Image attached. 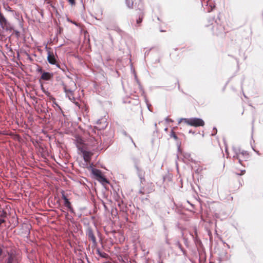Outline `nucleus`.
<instances>
[{
  "instance_id": "nucleus-1",
  "label": "nucleus",
  "mask_w": 263,
  "mask_h": 263,
  "mask_svg": "<svg viewBox=\"0 0 263 263\" xmlns=\"http://www.w3.org/2000/svg\"><path fill=\"white\" fill-rule=\"evenodd\" d=\"M182 121H184V122L188 125L195 127L203 126L205 124L204 121L201 118L197 117L180 118L178 120V124H180Z\"/></svg>"
},
{
  "instance_id": "nucleus-2",
  "label": "nucleus",
  "mask_w": 263,
  "mask_h": 263,
  "mask_svg": "<svg viewBox=\"0 0 263 263\" xmlns=\"http://www.w3.org/2000/svg\"><path fill=\"white\" fill-rule=\"evenodd\" d=\"M100 184H101L102 187V190H109L110 183L109 180L105 176L103 173L100 170ZM102 193L104 196L105 195V193L103 190L102 191Z\"/></svg>"
},
{
  "instance_id": "nucleus-3",
  "label": "nucleus",
  "mask_w": 263,
  "mask_h": 263,
  "mask_svg": "<svg viewBox=\"0 0 263 263\" xmlns=\"http://www.w3.org/2000/svg\"><path fill=\"white\" fill-rule=\"evenodd\" d=\"M113 47V40L112 38L110 35H108L106 39V42H103L102 44V48L105 51L106 53L111 52L112 50Z\"/></svg>"
},
{
  "instance_id": "nucleus-4",
  "label": "nucleus",
  "mask_w": 263,
  "mask_h": 263,
  "mask_svg": "<svg viewBox=\"0 0 263 263\" xmlns=\"http://www.w3.org/2000/svg\"><path fill=\"white\" fill-rule=\"evenodd\" d=\"M100 89H101L103 91L101 95H107V91H108L109 88V85L108 82L105 80L104 76L102 77H100Z\"/></svg>"
},
{
  "instance_id": "nucleus-5",
  "label": "nucleus",
  "mask_w": 263,
  "mask_h": 263,
  "mask_svg": "<svg viewBox=\"0 0 263 263\" xmlns=\"http://www.w3.org/2000/svg\"><path fill=\"white\" fill-rule=\"evenodd\" d=\"M47 51V61L48 62L52 65H56L58 67H59L58 65L57 64V61L55 58V55L52 52H50V49L48 48L46 46L45 47Z\"/></svg>"
},
{
  "instance_id": "nucleus-6",
  "label": "nucleus",
  "mask_w": 263,
  "mask_h": 263,
  "mask_svg": "<svg viewBox=\"0 0 263 263\" xmlns=\"http://www.w3.org/2000/svg\"><path fill=\"white\" fill-rule=\"evenodd\" d=\"M110 207L111 204L110 203H106L100 198V210L103 209L105 215L107 216L110 214Z\"/></svg>"
},
{
  "instance_id": "nucleus-7",
  "label": "nucleus",
  "mask_w": 263,
  "mask_h": 263,
  "mask_svg": "<svg viewBox=\"0 0 263 263\" xmlns=\"http://www.w3.org/2000/svg\"><path fill=\"white\" fill-rule=\"evenodd\" d=\"M107 114L106 112L105 113V115L100 118V135L102 134L101 130L102 129H104L107 127L108 123H107V118L106 115Z\"/></svg>"
},
{
  "instance_id": "nucleus-8",
  "label": "nucleus",
  "mask_w": 263,
  "mask_h": 263,
  "mask_svg": "<svg viewBox=\"0 0 263 263\" xmlns=\"http://www.w3.org/2000/svg\"><path fill=\"white\" fill-rule=\"evenodd\" d=\"M215 23L217 24L216 29H215V27H213V33L216 35H219L221 34H222L224 32V27L222 25H218V23L217 20L215 21Z\"/></svg>"
},
{
  "instance_id": "nucleus-9",
  "label": "nucleus",
  "mask_w": 263,
  "mask_h": 263,
  "mask_svg": "<svg viewBox=\"0 0 263 263\" xmlns=\"http://www.w3.org/2000/svg\"><path fill=\"white\" fill-rule=\"evenodd\" d=\"M138 17L136 20V23L138 26H140L141 23L142 22L143 18L144 15L143 9L142 6L138 8Z\"/></svg>"
},
{
  "instance_id": "nucleus-10",
  "label": "nucleus",
  "mask_w": 263,
  "mask_h": 263,
  "mask_svg": "<svg viewBox=\"0 0 263 263\" xmlns=\"http://www.w3.org/2000/svg\"><path fill=\"white\" fill-rule=\"evenodd\" d=\"M201 2L202 6L205 5L209 7L208 9V12L212 11L215 7L213 0H202Z\"/></svg>"
},
{
  "instance_id": "nucleus-11",
  "label": "nucleus",
  "mask_w": 263,
  "mask_h": 263,
  "mask_svg": "<svg viewBox=\"0 0 263 263\" xmlns=\"http://www.w3.org/2000/svg\"><path fill=\"white\" fill-rule=\"evenodd\" d=\"M0 26L3 29H7L8 22L5 16L0 12Z\"/></svg>"
},
{
  "instance_id": "nucleus-12",
  "label": "nucleus",
  "mask_w": 263,
  "mask_h": 263,
  "mask_svg": "<svg viewBox=\"0 0 263 263\" xmlns=\"http://www.w3.org/2000/svg\"><path fill=\"white\" fill-rule=\"evenodd\" d=\"M136 170L137 174L141 182L145 180L144 179V171L138 166L134 167Z\"/></svg>"
},
{
  "instance_id": "nucleus-13",
  "label": "nucleus",
  "mask_w": 263,
  "mask_h": 263,
  "mask_svg": "<svg viewBox=\"0 0 263 263\" xmlns=\"http://www.w3.org/2000/svg\"><path fill=\"white\" fill-rule=\"evenodd\" d=\"M130 159L134 165V167L138 166L140 163V159L138 156H136L134 154L130 155Z\"/></svg>"
},
{
  "instance_id": "nucleus-14",
  "label": "nucleus",
  "mask_w": 263,
  "mask_h": 263,
  "mask_svg": "<svg viewBox=\"0 0 263 263\" xmlns=\"http://www.w3.org/2000/svg\"><path fill=\"white\" fill-rule=\"evenodd\" d=\"M64 89L66 95L68 98V99L71 101L74 100V98L73 94V90L72 89H68L66 86H64Z\"/></svg>"
},
{
  "instance_id": "nucleus-15",
  "label": "nucleus",
  "mask_w": 263,
  "mask_h": 263,
  "mask_svg": "<svg viewBox=\"0 0 263 263\" xmlns=\"http://www.w3.org/2000/svg\"><path fill=\"white\" fill-rule=\"evenodd\" d=\"M192 237H193L194 243H195L197 249H202L203 247V246L201 240L197 236H194L192 235Z\"/></svg>"
},
{
  "instance_id": "nucleus-16",
  "label": "nucleus",
  "mask_w": 263,
  "mask_h": 263,
  "mask_svg": "<svg viewBox=\"0 0 263 263\" xmlns=\"http://www.w3.org/2000/svg\"><path fill=\"white\" fill-rule=\"evenodd\" d=\"M182 155H183V160L185 163H186V161H190L191 162H195V161L192 158H191V155L190 153H183L182 154Z\"/></svg>"
},
{
  "instance_id": "nucleus-17",
  "label": "nucleus",
  "mask_w": 263,
  "mask_h": 263,
  "mask_svg": "<svg viewBox=\"0 0 263 263\" xmlns=\"http://www.w3.org/2000/svg\"><path fill=\"white\" fill-rule=\"evenodd\" d=\"M81 152L83 154V159L85 162H88L90 160L91 153L89 152L81 149Z\"/></svg>"
},
{
  "instance_id": "nucleus-18",
  "label": "nucleus",
  "mask_w": 263,
  "mask_h": 263,
  "mask_svg": "<svg viewBox=\"0 0 263 263\" xmlns=\"http://www.w3.org/2000/svg\"><path fill=\"white\" fill-rule=\"evenodd\" d=\"M88 236L89 239L92 241L93 246L95 247H97V241L95 237V235H93L92 232L91 230H89L88 233Z\"/></svg>"
},
{
  "instance_id": "nucleus-19",
  "label": "nucleus",
  "mask_w": 263,
  "mask_h": 263,
  "mask_svg": "<svg viewBox=\"0 0 263 263\" xmlns=\"http://www.w3.org/2000/svg\"><path fill=\"white\" fill-rule=\"evenodd\" d=\"M52 76L53 74L51 73L48 72H44L42 74L41 79L44 80L48 81L52 77Z\"/></svg>"
},
{
  "instance_id": "nucleus-20",
  "label": "nucleus",
  "mask_w": 263,
  "mask_h": 263,
  "mask_svg": "<svg viewBox=\"0 0 263 263\" xmlns=\"http://www.w3.org/2000/svg\"><path fill=\"white\" fill-rule=\"evenodd\" d=\"M91 173L96 179L99 181V170L93 168L92 166H90Z\"/></svg>"
},
{
  "instance_id": "nucleus-21",
  "label": "nucleus",
  "mask_w": 263,
  "mask_h": 263,
  "mask_svg": "<svg viewBox=\"0 0 263 263\" xmlns=\"http://www.w3.org/2000/svg\"><path fill=\"white\" fill-rule=\"evenodd\" d=\"M175 245L178 247V248L181 250V251L182 252L183 254L185 256H187V252L185 250L183 249L182 245H181L180 242L179 241H177Z\"/></svg>"
},
{
  "instance_id": "nucleus-22",
  "label": "nucleus",
  "mask_w": 263,
  "mask_h": 263,
  "mask_svg": "<svg viewBox=\"0 0 263 263\" xmlns=\"http://www.w3.org/2000/svg\"><path fill=\"white\" fill-rule=\"evenodd\" d=\"M240 154L244 157L245 160L249 158V153L247 151L244 150L241 151Z\"/></svg>"
},
{
  "instance_id": "nucleus-23",
  "label": "nucleus",
  "mask_w": 263,
  "mask_h": 263,
  "mask_svg": "<svg viewBox=\"0 0 263 263\" xmlns=\"http://www.w3.org/2000/svg\"><path fill=\"white\" fill-rule=\"evenodd\" d=\"M121 133H122V134L123 135H124V136H125V137H127L129 138V139L130 140V141H133V138H132V137H131L129 135H128V134L127 133V132H126L125 130H122L121 131Z\"/></svg>"
},
{
  "instance_id": "nucleus-24",
  "label": "nucleus",
  "mask_w": 263,
  "mask_h": 263,
  "mask_svg": "<svg viewBox=\"0 0 263 263\" xmlns=\"http://www.w3.org/2000/svg\"><path fill=\"white\" fill-rule=\"evenodd\" d=\"M64 205L65 206L67 207L70 211L72 210V208L71 206L70 202L69 201V200L65 201L64 202Z\"/></svg>"
},
{
  "instance_id": "nucleus-25",
  "label": "nucleus",
  "mask_w": 263,
  "mask_h": 263,
  "mask_svg": "<svg viewBox=\"0 0 263 263\" xmlns=\"http://www.w3.org/2000/svg\"><path fill=\"white\" fill-rule=\"evenodd\" d=\"M170 137L173 138L175 140H178V138L177 136L176 135L175 133L174 132V129H172L171 132Z\"/></svg>"
},
{
  "instance_id": "nucleus-26",
  "label": "nucleus",
  "mask_w": 263,
  "mask_h": 263,
  "mask_svg": "<svg viewBox=\"0 0 263 263\" xmlns=\"http://www.w3.org/2000/svg\"><path fill=\"white\" fill-rule=\"evenodd\" d=\"M233 150L235 153V155L233 156L234 158L238 159L239 158L238 152H236V148L235 147H233Z\"/></svg>"
},
{
  "instance_id": "nucleus-27",
  "label": "nucleus",
  "mask_w": 263,
  "mask_h": 263,
  "mask_svg": "<svg viewBox=\"0 0 263 263\" xmlns=\"http://www.w3.org/2000/svg\"><path fill=\"white\" fill-rule=\"evenodd\" d=\"M118 202V206H120L121 210H123V209L125 206V204H124V202L122 201H121V202L119 201Z\"/></svg>"
},
{
  "instance_id": "nucleus-28",
  "label": "nucleus",
  "mask_w": 263,
  "mask_h": 263,
  "mask_svg": "<svg viewBox=\"0 0 263 263\" xmlns=\"http://www.w3.org/2000/svg\"><path fill=\"white\" fill-rule=\"evenodd\" d=\"M177 151H178V152L180 153L181 154H182L183 153L182 152V151L181 149V143H177Z\"/></svg>"
},
{
  "instance_id": "nucleus-29",
  "label": "nucleus",
  "mask_w": 263,
  "mask_h": 263,
  "mask_svg": "<svg viewBox=\"0 0 263 263\" xmlns=\"http://www.w3.org/2000/svg\"><path fill=\"white\" fill-rule=\"evenodd\" d=\"M126 4L127 7L128 8H133V2H132L131 4H130V3L129 2H128L127 0H126Z\"/></svg>"
},
{
  "instance_id": "nucleus-30",
  "label": "nucleus",
  "mask_w": 263,
  "mask_h": 263,
  "mask_svg": "<svg viewBox=\"0 0 263 263\" xmlns=\"http://www.w3.org/2000/svg\"><path fill=\"white\" fill-rule=\"evenodd\" d=\"M183 239L184 240V243L185 246L186 247H189V241H188L187 238H186L185 237H183Z\"/></svg>"
},
{
  "instance_id": "nucleus-31",
  "label": "nucleus",
  "mask_w": 263,
  "mask_h": 263,
  "mask_svg": "<svg viewBox=\"0 0 263 263\" xmlns=\"http://www.w3.org/2000/svg\"><path fill=\"white\" fill-rule=\"evenodd\" d=\"M145 100L148 110H149L150 111H152V110L150 108V106H151V104L148 103V101L147 99H145Z\"/></svg>"
},
{
  "instance_id": "nucleus-32",
  "label": "nucleus",
  "mask_w": 263,
  "mask_h": 263,
  "mask_svg": "<svg viewBox=\"0 0 263 263\" xmlns=\"http://www.w3.org/2000/svg\"><path fill=\"white\" fill-rule=\"evenodd\" d=\"M107 256V255L106 253L100 251V257L106 258Z\"/></svg>"
},
{
  "instance_id": "nucleus-33",
  "label": "nucleus",
  "mask_w": 263,
  "mask_h": 263,
  "mask_svg": "<svg viewBox=\"0 0 263 263\" xmlns=\"http://www.w3.org/2000/svg\"><path fill=\"white\" fill-rule=\"evenodd\" d=\"M213 130L214 131V133H213L211 134V136H214L217 134V129L216 127H214L213 128Z\"/></svg>"
},
{
  "instance_id": "nucleus-34",
  "label": "nucleus",
  "mask_w": 263,
  "mask_h": 263,
  "mask_svg": "<svg viewBox=\"0 0 263 263\" xmlns=\"http://www.w3.org/2000/svg\"><path fill=\"white\" fill-rule=\"evenodd\" d=\"M165 242H166V243L169 245L170 242H169V240H168V239L167 238L168 234H167V232L165 233Z\"/></svg>"
},
{
  "instance_id": "nucleus-35",
  "label": "nucleus",
  "mask_w": 263,
  "mask_h": 263,
  "mask_svg": "<svg viewBox=\"0 0 263 263\" xmlns=\"http://www.w3.org/2000/svg\"><path fill=\"white\" fill-rule=\"evenodd\" d=\"M135 79L137 84L139 85V87L141 88V86L140 83L139 81L138 80L137 76H136V74H135Z\"/></svg>"
},
{
  "instance_id": "nucleus-36",
  "label": "nucleus",
  "mask_w": 263,
  "mask_h": 263,
  "mask_svg": "<svg viewBox=\"0 0 263 263\" xmlns=\"http://www.w3.org/2000/svg\"><path fill=\"white\" fill-rule=\"evenodd\" d=\"M161 256H162V253L161 251H159L158 252V260H162V259L161 258Z\"/></svg>"
},
{
  "instance_id": "nucleus-37",
  "label": "nucleus",
  "mask_w": 263,
  "mask_h": 263,
  "mask_svg": "<svg viewBox=\"0 0 263 263\" xmlns=\"http://www.w3.org/2000/svg\"><path fill=\"white\" fill-rule=\"evenodd\" d=\"M165 120L166 122H174L173 120H172V119H170L168 117L165 119Z\"/></svg>"
},
{
  "instance_id": "nucleus-38",
  "label": "nucleus",
  "mask_w": 263,
  "mask_h": 263,
  "mask_svg": "<svg viewBox=\"0 0 263 263\" xmlns=\"http://www.w3.org/2000/svg\"><path fill=\"white\" fill-rule=\"evenodd\" d=\"M68 2L71 5H73L75 4L74 0H68Z\"/></svg>"
},
{
  "instance_id": "nucleus-39",
  "label": "nucleus",
  "mask_w": 263,
  "mask_h": 263,
  "mask_svg": "<svg viewBox=\"0 0 263 263\" xmlns=\"http://www.w3.org/2000/svg\"><path fill=\"white\" fill-rule=\"evenodd\" d=\"M62 198L64 199V201L68 200V198L63 194H62Z\"/></svg>"
},
{
  "instance_id": "nucleus-40",
  "label": "nucleus",
  "mask_w": 263,
  "mask_h": 263,
  "mask_svg": "<svg viewBox=\"0 0 263 263\" xmlns=\"http://www.w3.org/2000/svg\"><path fill=\"white\" fill-rule=\"evenodd\" d=\"M245 172H246L245 170H242V171H241V173L240 174L238 173V174H237V175L241 176L245 174Z\"/></svg>"
},
{
  "instance_id": "nucleus-41",
  "label": "nucleus",
  "mask_w": 263,
  "mask_h": 263,
  "mask_svg": "<svg viewBox=\"0 0 263 263\" xmlns=\"http://www.w3.org/2000/svg\"><path fill=\"white\" fill-rule=\"evenodd\" d=\"M230 81V79L229 81H228V82L226 83V85H225L224 87L223 88V89H222V90H223V91H224V89H225V88H226V87L227 85H228V84L229 83Z\"/></svg>"
},
{
  "instance_id": "nucleus-42",
  "label": "nucleus",
  "mask_w": 263,
  "mask_h": 263,
  "mask_svg": "<svg viewBox=\"0 0 263 263\" xmlns=\"http://www.w3.org/2000/svg\"><path fill=\"white\" fill-rule=\"evenodd\" d=\"M236 148V152H238V154H240V152H241V149L240 148H237V147H235Z\"/></svg>"
},
{
  "instance_id": "nucleus-43",
  "label": "nucleus",
  "mask_w": 263,
  "mask_h": 263,
  "mask_svg": "<svg viewBox=\"0 0 263 263\" xmlns=\"http://www.w3.org/2000/svg\"><path fill=\"white\" fill-rule=\"evenodd\" d=\"M157 263H164L163 260H157Z\"/></svg>"
},
{
  "instance_id": "nucleus-44",
  "label": "nucleus",
  "mask_w": 263,
  "mask_h": 263,
  "mask_svg": "<svg viewBox=\"0 0 263 263\" xmlns=\"http://www.w3.org/2000/svg\"><path fill=\"white\" fill-rule=\"evenodd\" d=\"M189 133H191V134H195V132H193V130H190L189 132Z\"/></svg>"
},
{
  "instance_id": "nucleus-45",
  "label": "nucleus",
  "mask_w": 263,
  "mask_h": 263,
  "mask_svg": "<svg viewBox=\"0 0 263 263\" xmlns=\"http://www.w3.org/2000/svg\"><path fill=\"white\" fill-rule=\"evenodd\" d=\"M238 160V162L240 164H242V161L241 160V159L239 158L238 159H237Z\"/></svg>"
},
{
  "instance_id": "nucleus-46",
  "label": "nucleus",
  "mask_w": 263,
  "mask_h": 263,
  "mask_svg": "<svg viewBox=\"0 0 263 263\" xmlns=\"http://www.w3.org/2000/svg\"><path fill=\"white\" fill-rule=\"evenodd\" d=\"M253 149L258 155H260V153L259 152V151H256L253 148Z\"/></svg>"
},
{
  "instance_id": "nucleus-47",
  "label": "nucleus",
  "mask_w": 263,
  "mask_h": 263,
  "mask_svg": "<svg viewBox=\"0 0 263 263\" xmlns=\"http://www.w3.org/2000/svg\"><path fill=\"white\" fill-rule=\"evenodd\" d=\"M71 83L72 85H73L74 87H76V84L73 82L71 81Z\"/></svg>"
},
{
  "instance_id": "nucleus-48",
  "label": "nucleus",
  "mask_w": 263,
  "mask_h": 263,
  "mask_svg": "<svg viewBox=\"0 0 263 263\" xmlns=\"http://www.w3.org/2000/svg\"><path fill=\"white\" fill-rule=\"evenodd\" d=\"M37 71H38V72H42V69H41V68L38 69H37Z\"/></svg>"
},
{
  "instance_id": "nucleus-49",
  "label": "nucleus",
  "mask_w": 263,
  "mask_h": 263,
  "mask_svg": "<svg viewBox=\"0 0 263 263\" xmlns=\"http://www.w3.org/2000/svg\"><path fill=\"white\" fill-rule=\"evenodd\" d=\"M132 142L133 143V144H134V145L136 147V145L135 144V143L134 142V140H133V141H132Z\"/></svg>"
},
{
  "instance_id": "nucleus-50",
  "label": "nucleus",
  "mask_w": 263,
  "mask_h": 263,
  "mask_svg": "<svg viewBox=\"0 0 263 263\" xmlns=\"http://www.w3.org/2000/svg\"><path fill=\"white\" fill-rule=\"evenodd\" d=\"M132 142L133 143V144H134V145L136 147V145L135 144V143L134 142V140H133V141H132Z\"/></svg>"
},
{
  "instance_id": "nucleus-51",
  "label": "nucleus",
  "mask_w": 263,
  "mask_h": 263,
  "mask_svg": "<svg viewBox=\"0 0 263 263\" xmlns=\"http://www.w3.org/2000/svg\"><path fill=\"white\" fill-rule=\"evenodd\" d=\"M7 263H12V260L10 259H9Z\"/></svg>"
},
{
  "instance_id": "nucleus-52",
  "label": "nucleus",
  "mask_w": 263,
  "mask_h": 263,
  "mask_svg": "<svg viewBox=\"0 0 263 263\" xmlns=\"http://www.w3.org/2000/svg\"><path fill=\"white\" fill-rule=\"evenodd\" d=\"M96 252L98 254H99V248H96Z\"/></svg>"
},
{
  "instance_id": "nucleus-53",
  "label": "nucleus",
  "mask_w": 263,
  "mask_h": 263,
  "mask_svg": "<svg viewBox=\"0 0 263 263\" xmlns=\"http://www.w3.org/2000/svg\"><path fill=\"white\" fill-rule=\"evenodd\" d=\"M4 222V220L0 219V224Z\"/></svg>"
},
{
  "instance_id": "nucleus-54",
  "label": "nucleus",
  "mask_w": 263,
  "mask_h": 263,
  "mask_svg": "<svg viewBox=\"0 0 263 263\" xmlns=\"http://www.w3.org/2000/svg\"><path fill=\"white\" fill-rule=\"evenodd\" d=\"M2 250L0 248V255L2 254Z\"/></svg>"
},
{
  "instance_id": "nucleus-55",
  "label": "nucleus",
  "mask_w": 263,
  "mask_h": 263,
  "mask_svg": "<svg viewBox=\"0 0 263 263\" xmlns=\"http://www.w3.org/2000/svg\"><path fill=\"white\" fill-rule=\"evenodd\" d=\"M100 167H102V168H105L104 166H103L102 165H101L100 164Z\"/></svg>"
},
{
  "instance_id": "nucleus-56",
  "label": "nucleus",
  "mask_w": 263,
  "mask_h": 263,
  "mask_svg": "<svg viewBox=\"0 0 263 263\" xmlns=\"http://www.w3.org/2000/svg\"><path fill=\"white\" fill-rule=\"evenodd\" d=\"M164 31H165V30H162V29H161V30H160V32H164Z\"/></svg>"
},
{
  "instance_id": "nucleus-57",
  "label": "nucleus",
  "mask_w": 263,
  "mask_h": 263,
  "mask_svg": "<svg viewBox=\"0 0 263 263\" xmlns=\"http://www.w3.org/2000/svg\"><path fill=\"white\" fill-rule=\"evenodd\" d=\"M164 229L165 230H166V227H165V226H164Z\"/></svg>"
},
{
  "instance_id": "nucleus-58",
  "label": "nucleus",
  "mask_w": 263,
  "mask_h": 263,
  "mask_svg": "<svg viewBox=\"0 0 263 263\" xmlns=\"http://www.w3.org/2000/svg\"><path fill=\"white\" fill-rule=\"evenodd\" d=\"M176 157H177V159H179V157H178V155H177Z\"/></svg>"
},
{
  "instance_id": "nucleus-59",
  "label": "nucleus",
  "mask_w": 263,
  "mask_h": 263,
  "mask_svg": "<svg viewBox=\"0 0 263 263\" xmlns=\"http://www.w3.org/2000/svg\"><path fill=\"white\" fill-rule=\"evenodd\" d=\"M99 240H100V241H101V237H100V236Z\"/></svg>"
},
{
  "instance_id": "nucleus-60",
  "label": "nucleus",
  "mask_w": 263,
  "mask_h": 263,
  "mask_svg": "<svg viewBox=\"0 0 263 263\" xmlns=\"http://www.w3.org/2000/svg\"><path fill=\"white\" fill-rule=\"evenodd\" d=\"M155 127H156V126H157V123H155Z\"/></svg>"
},
{
  "instance_id": "nucleus-61",
  "label": "nucleus",
  "mask_w": 263,
  "mask_h": 263,
  "mask_svg": "<svg viewBox=\"0 0 263 263\" xmlns=\"http://www.w3.org/2000/svg\"><path fill=\"white\" fill-rule=\"evenodd\" d=\"M227 247L230 248V246H229V245L227 244Z\"/></svg>"
},
{
  "instance_id": "nucleus-62",
  "label": "nucleus",
  "mask_w": 263,
  "mask_h": 263,
  "mask_svg": "<svg viewBox=\"0 0 263 263\" xmlns=\"http://www.w3.org/2000/svg\"><path fill=\"white\" fill-rule=\"evenodd\" d=\"M226 152H227V147H226Z\"/></svg>"
},
{
  "instance_id": "nucleus-63",
  "label": "nucleus",
  "mask_w": 263,
  "mask_h": 263,
  "mask_svg": "<svg viewBox=\"0 0 263 263\" xmlns=\"http://www.w3.org/2000/svg\"><path fill=\"white\" fill-rule=\"evenodd\" d=\"M73 24L76 25H77V24L76 23H73Z\"/></svg>"
},
{
  "instance_id": "nucleus-64",
  "label": "nucleus",
  "mask_w": 263,
  "mask_h": 263,
  "mask_svg": "<svg viewBox=\"0 0 263 263\" xmlns=\"http://www.w3.org/2000/svg\"><path fill=\"white\" fill-rule=\"evenodd\" d=\"M167 128H165V130H167Z\"/></svg>"
}]
</instances>
